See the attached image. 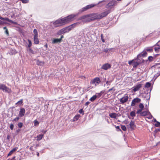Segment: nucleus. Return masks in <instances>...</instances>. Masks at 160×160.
<instances>
[{
  "label": "nucleus",
  "instance_id": "13d9d810",
  "mask_svg": "<svg viewBox=\"0 0 160 160\" xmlns=\"http://www.w3.org/2000/svg\"><path fill=\"white\" fill-rule=\"evenodd\" d=\"M112 90H113L114 91H115V89H114V87H112V88H110V89H109L108 90V92H110L111 91H112Z\"/></svg>",
  "mask_w": 160,
  "mask_h": 160
},
{
  "label": "nucleus",
  "instance_id": "cd10ccee",
  "mask_svg": "<svg viewBox=\"0 0 160 160\" xmlns=\"http://www.w3.org/2000/svg\"><path fill=\"white\" fill-rule=\"evenodd\" d=\"M33 32L34 34V37H38V31L36 29H34Z\"/></svg>",
  "mask_w": 160,
  "mask_h": 160
},
{
  "label": "nucleus",
  "instance_id": "58836bf2",
  "mask_svg": "<svg viewBox=\"0 0 160 160\" xmlns=\"http://www.w3.org/2000/svg\"><path fill=\"white\" fill-rule=\"evenodd\" d=\"M18 126L19 128H22L23 126V123L22 122H19L18 124Z\"/></svg>",
  "mask_w": 160,
  "mask_h": 160
},
{
  "label": "nucleus",
  "instance_id": "412c9836",
  "mask_svg": "<svg viewBox=\"0 0 160 160\" xmlns=\"http://www.w3.org/2000/svg\"><path fill=\"white\" fill-rule=\"evenodd\" d=\"M88 18H89V14L86 15L79 17L78 19V20H82Z\"/></svg>",
  "mask_w": 160,
  "mask_h": 160
},
{
  "label": "nucleus",
  "instance_id": "9d476101",
  "mask_svg": "<svg viewBox=\"0 0 160 160\" xmlns=\"http://www.w3.org/2000/svg\"><path fill=\"white\" fill-rule=\"evenodd\" d=\"M141 100L139 98H135L134 99L132 102L131 103V106H134L136 103H139L141 102Z\"/></svg>",
  "mask_w": 160,
  "mask_h": 160
},
{
  "label": "nucleus",
  "instance_id": "4c0bfd02",
  "mask_svg": "<svg viewBox=\"0 0 160 160\" xmlns=\"http://www.w3.org/2000/svg\"><path fill=\"white\" fill-rule=\"evenodd\" d=\"M155 126L156 127H160V122L158 121H157L156 123L155 124Z\"/></svg>",
  "mask_w": 160,
  "mask_h": 160
},
{
  "label": "nucleus",
  "instance_id": "c03bdc74",
  "mask_svg": "<svg viewBox=\"0 0 160 160\" xmlns=\"http://www.w3.org/2000/svg\"><path fill=\"white\" fill-rule=\"evenodd\" d=\"M121 128L124 131H126L127 130L126 127L124 125L121 126Z\"/></svg>",
  "mask_w": 160,
  "mask_h": 160
},
{
  "label": "nucleus",
  "instance_id": "20e7f679",
  "mask_svg": "<svg viewBox=\"0 0 160 160\" xmlns=\"http://www.w3.org/2000/svg\"><path fill=\"white\" fill-rule=\"evenodd\" d=\"M19 12V10L17 8H13L12 12H10L11 17L12 18L16 17L19 16L18 13Z\"/></svg>",
  "mask_w": 160,
  "mask_h": 160
},
{
  "label": "nucleus",
  "instance_id": "ddd939ff",
  "mask_svg": "<svg viewBox=\"0 0 160 160\" xmlns=\"http://www.w3.org/2000/svg\"><path fill=\"white\" fill-rule=\"evenodd\" d=\"M147 54V53L146 51H144L137 56V58L138 59H139V58H140L141 57H146Z\"/></svg>",
  "mask_w": 160,
  "mask_h": 160
},
{
  "label": "nucleus",
  "instance_id": "4be33fe9",
  "mask_svg": "<svg viewBox=\"0 0 160 160\" xmlns=\"http://www.w3.org/2000/svg\"><path fill=\"white\" fill-rule=\"evenodd\" d=\"M150 112H148L146 111H143L140 113V115L142 116H146V115H148V114Z\"/></svg>",
  "mask_w": 160,
  "mask_h": 160
},
{
  "label": "nucleus",
  "instance_id": "09e8293b",
  "mask_svg": "<svg viewBox=\"0 0 160 160\" xmlns=\"http://www.w3.org/2000/svg\"><path fill=\"white\" fill-rule=\"evenodd\" d=\"M80 113L82 114V115L84 114V111L82 109H80L78 111Z\"/></svg>",
  "mask_w": 160,
  "mask_h": 160
},
{
  "label": "nucleus",
  "instance_id": "603ef678",
  "mask_svg": "<svg viewBox=\"0 0 160 160\" xmlns=\"http://www.w3.org/2000/svg\"><path fill=\"white\" fill-rule=\"evenodd\" d=\"M148 60L149 61H152V60H153V58L152 56H149L148 57Z\"/></svg>",
  "mask_w": 160,
  "mask_h": 160
},
{
  "label": "nucleus",
  "instance_id": "a18cd8bd",
  "mask_svg": "<svg viewBox=\"0 0 160 160\" xmlns=\"http://www.w3.org/2000/svg\"><path fill=\"white\" fill-rule=\"evenodd\" d=\"M102 92L101 91L100 93H97L96 96L97 97V98H99L102 95Z\"/></svg>",
  "mask_w": 160,
  "mask_h": 160
},
{
  "label": "nucleus",
  "instance_id": "69168bd1",
  "mask_svg": "<svg viewBox=\"0 0 160 160\" xmlns=\"http://www.w3.org/2000/svg\"><path fill=\"white\" fill-rule=\"evenodd\" d=\"M152 116L150 114V115H149V117H148V119H151V118H152Z\"/></svg>",
  "mask_w": 160,
  "mask_h": 160
},
{
  "label": "nucleus",
  "instance_id": "ea45409f",
  "mask_svg": "<svg viewBox=\"0 0 160 160\" xmlns=\"http://www.w3.org/2000/svg\"><path fill=\"white\" fill-rule=\"evenodd\" d=\"M155 51L156 52H158L159 50H160V48L159 47H155L154 48Z\"/></svg>",
  "mask_w": 160,
  "mask_h": 160
},
{
  "label": "nucleus",
  "instance_id": "2f4dec72",
  "mask_svg": "<svg viewBox=\"0 0 160 160\" xmlns=\"http://www.w3.org/2000/svg\"><path fill=\"white\" fill-rule=\"evenodd\" d=\"M5 30V33L7 35V36L9 35V32L8 30V29L6 27H4L3 28Z\"/></svg>",
  "mask_w": 160,
  "mask_h": 160
},
{
  "label": "nucleus",
  "instance_id": "f03ea898",
  "mask_svg": "<svg viewBox=\"0 0 160 160\" xmlns=\"http://www.w3.org/2000/svg\"><path fill=\"white\" fill-rule=\"evenodd\" d=\"M89 18H88L86 20H84V22H87L94 21L96 19H100L99 14L97 13H92L89 14Z\"/></svg>",
  "mask_w": 160,
  "mask_h": 160
},
{
  "label": "nucleus",
  "instance_id": "aec40b11",
  "mask_svg": "<svg viewBox=\"0 0 160 160\" xmlns=\"http://www.w3.org/2000/svg\"><path fill=\"white\" fill-rule=\"evenodd\" d=\"M109 116L111 118H116L117 116V114L115 113H112L109 114Z\"/></svg>",
  "mask_w": 160,
  "mask_h": 160
},
{
  "label": "nucleus",
  "instance_id": "8fccbe9b",
  "mask_svg": "<svg viewBox=\"0 0 160 160\" xmlns=\"http://www.w3.org/2000/svg\"><path fill=\"white\" fill-rule=\"evenodd\" d=\"M118 132L121 131V130L119 126H115Z\"/></svg>",
  "mask_w": 160,
  "mask_h": 160
},
{
  "label": "nucleus",
  "instance_id": "5fc2aeb1",
  "mask_svg": "<svg viewBox=\"0 0 160 160\" xmlns=\"http://www.w3.org/2000/svg\"><path fill=\"white\" fill-rule=\"evenodd\" d=\"M10 129L12 130L13 129L14 125L12 124H10Z\"/></svg>",
  "mask_w": 160,
  "mask_h": 160
},
{
  "label": "nucleus",
  "instance_id": "5701e85b",
  "mask_svg": "<svg viewBox=\"0 0 160 160\" xmlns=\"http://www.w3.org/2000/svg\"><path fill=\"white\" fill-rule=\"evenodd\" d=\"M0 19L2 20H5L11 23H12L13 22L12 21V20L9 19L8 18H4L1 16H0Z\"/></svg>",
  "mask_w": 160,
  "mask_h": 160
},
{
  "label": "nucleus",
  "instance_id": "2eb2a0df",
  "mask_svg": "<svg viewBox=\"0 0 160 160\" xmlns=\"http://www.w3.org/2000/svg\"><path fill=\"white\" fill-rule=\"evenodd\" d=\"M142 85L141 84H138L133 88L132 90L134 92H135L138 90L141 87Z\"/></svg>",
  "mask_w": 160,
  "mask_h": 160
},
{
  "label": "nucleus",
  "instance_id": "c9c22d12",
  "mask_svg": "<svg viewBox=\"0 0 160 160\" xmlns=\"http://www.w3.org/2000/svg\"><path fill=\"white\" fill-rule=\"evenodd\" d=\"M160 75V71L158 72L156 74H155L154 77L156 79Z\"/></svg>",
  "mask_w": 160,
  "mask_h": 160
},
{
  "label": "nucleus",
  "instance_id": "37998d69",
  "mask_svg": "<svg viewBox=\"0 0 160 160\" xmlns=\"http://www.w3.org/2000/svg\"><path fill=\"white\" fill-rule=\"evenodd\" d=\"M143 110V109L140 108L138 110L137 113L138 114H140V113L142 112V111Z\"/></svg>",
  "mask_w": 160,
  "mask_h": 160
},
{
  "label": "nucleus",
  "instance_id": "6ab92c4d",
  "mask_svg": "<svg viewBox=\"0 0 160 160\" xmlns=\"http://www.w3.org/2000/svg\"><path fill=\"white\" fill-rule=\"evenodd\" d=\"M33 41L35 44H38L39 43V41L38 38V37H34Z\"/></svg>",
  "mask_w": 160,
  "mask_h": 160
},
{
  "label": "nucleus",
  "instance_id": "864d4df0",
  "mask_svg": "<svg viewBox=\"0 0 160 160\" xmlns=\"http://www.w3.org/2000/svg\"><path fill=\"white\" fill-rule=\"evenodd\" d=\"M42 63V64H44V62H39V61H38L37 62V65H41V64Z\"/></svg>",
  "mask_w": 160,
  "mask_h": 160
},
{
  "label": "nucleus",
  "instance_id": "e2e57ef3",
  "mask_svg": "<svg viewBox=\"0 0 160 160\" xmlns=\"http://www.w3.org/2000/svg\"><path fill=\"white\" fill-rule=\"evenodd\" d=\"M111 81H107L106 82V84H108L109 85H110V84H108V83H111Z\"/></svg>",
  "mask_w": 160,
  "mask_h": 160
},
{
  "label": "nucleus",
  "instance_id": "680f3d73",
  "mask_svg": "<svg viewBox=\"0 0 160 160\" xmlns=\"http://www.w3.org/2000/svg\"><path fill=\"white\" fill-rule=\"evenodd\" d=\"M133 60H132V61H128V64H131V63L132 64V62H133Z\"/></svg>",
  "mask_w": 160,
  "mask_h": 160
},
{
  "label": "nucleus",
  "instance_id": "3c124183",
  "mask_svg": "<svg viewBox=\"0 0 160 160\" xmlns=\"http://www.w3.org/2000/svg\"><path fill=\"white\" fill-rule=\"evenodd\" d=\"M101 39L102 40V42H105V40L103 38V36L102 34L101 35Z\"/></svg>",
  "mask_w": 160,
  "mask_h": 160
},
{
  "label": "nucleus",
  "instance_id": "423d86ee",
  "mask_svg": "<svg viewBox=\"0 0 160 160\" xmlns=\"http://www.w3.org/2000/svg\"><path fill=\"white\" fill-rule=\"evenodd\" d=\"M128 95L125 94L123 97L120 99L119 101L120 103L123 104L124 103L128 101Z\"/></svg>",
  "mask_w": 160,
  "mask_h": 160
},
{
  "label": "nucleus",
  "instance_id": "4468645a",
  "mask_svg": "<svg viewBox=\"0 0 160 160\" xmlns=\"http://www.w3.org/2000/svg\"><path fill=\"white\" fill-rule=\"evenodd\" d=\"M128 126H129L130 129L132 130L134 129L136 127V125L135 124L134 122L132 121L130 122Z\"/></svg>",
  "mask_w": 160,
  "mask_h": 160
},
{
  "label": "nucleus",
  "instance_id": "f704fd0d",
  "mask_svg": "<svg viewBox=\"0 0 160 160\" xmlns=\"http://www.w3.org/2000/svg\"><path fill=\"white\" fill-rule=\"evenodd\" d=\"M27 51L32 54H33L34 53V51L31 48H28Z\"/></svg>",
  "mask_w": 160,
  "mask_h": 160
},
{
  "label": "nucleus",
  "instance_id": "f3484780",
  "mask_svg": "<svg viewBox=\"0 0 160 160\" xmlns=\"http://www.w3.org/2000/svg\"><path fill=\"white\" fill-rule=\"evenodd\" d=\"M116 2L115 1H112L107 5V7H110L111 6H114Z\"/></svg>",
  "mask_w": 160,
  "mask_h": 160
},
{
  "label": "nucleus",
  "instance_id": "a878e982",
  "mask_svg": "<svg viewBox=\"0 0 160 160\" xmlns=\"http://www.w3.org/2000/svg\"><path fill=\"white\" fill-rule=\"evenodd\" d=\"M59 42H60V39L54 38L52 41V43L53 44L57 43Z\"/></svg>",
  "mask_w": 160,
  "mask_h": 160
},
{
  "label": "nucleus",
  "instance_id": "0eeeda50",
  "mask_svg": "<svg viewBox=\"0 0 160 160\" xmlns=\"http://www.w3.org/2000/svg\"><path fill=\"white\" fill-rule=\"evenodd\" d=\"M96 5V4H91L88 5H87L86 7L82 8L80 10V11L82 12L85 11H87L88 9L92 8Z\"/></svg>",
  "mask_w": 160,
  "mask_h": 160
},
{
  "label": "nucleus",
  "instance_id": "1a4fd4ad",
  "mask_svg": "<svg viewBox=\"0 0 160 160\" xmlns=\"http://www.w3.org/2000/svg\"><path fill=\"white\" fill-rule=\"evenodd\" d=\"M0 89L8 92H11V90L3 84H0Z\"/></svg>",
  "mask_w": 160,
  "mask_h": 160
},
{
  "label": "nucleus",
  "instance_id": "bb28decb",
  "mask_svg": "<svg viewBox=\"0 0 160 160\" xmlns=\"http://www.w3.org/2000/svg\"><path fill=\"white\" fill-rule=\"evenodd\" d=\"M80 117V115L79 114H77L73 118V121H77Z\"/></svg>",
  "mask_w": 160,
  "mask_h": 160
},
{
  "label": "nucleus",
  "instance_id": "9b49d317",
  "mask_svg": "<svg viewBox=\"0 0 160 160\" xmlns=\"http://www.w3.org/2000/svg\"><path fill=\"white\" fill-rule=\"evenodd\" d=\"M111 67V65L108 63H107L103 64L101 67V68L105 70H107L109 69Z\"/></svg>",
  "mask_w": 160,
  "mask_h": 160
},
{
  "label": "nucleus",
  "instance_id": "a211bd4d",
  "mask_svg": "<svg viewBox=\"0 0 160 160\" xmlns=\"http://www.w3.org/2000/svg\"><path fill=\"white\" fill-rule=\"evenodd\" d=\"M17 148H13L11 151H10L9 153H8V154L7 157L9 156H11V155H12L14 152H15L17 150Z\"/></svg>",
  "mask_w": 160,
  "mask_h": 160
},
{
  "label": "nucleus",
  "instance_id": "e433bc0d",
  "mask_svg": "<svg viewBox=\"0 0 160 160\" xmlns=\"http://www.w3.org/2000/svg\"><path fill=\"white\" fill-rule=\"evenodd\" d=\"M112 48H111L109 49L106 48V49H105L103 50V51L107 53L108 52H109V51H111Z\"/></svg>",
  "mask_w": 160,
  "mask_h": 160
},
{
  "label": "nucleus",
  "instance_id": "4d7b16f0",
  "mask_svg": "<svg viewBox=\"0 0 160 160\" xmlns=\"http://www.w3.org/2000/svg\"><path fill=\"white\" fill-rule=\"evenodd\" d=\"M146 50L147 51L150 52H152L153 51V49H152L148 48Z\"/></svg>",
  "mask_w": 160,
  "mask_h": 160
},
{
  "label": "nucleus",
  "instance_id": "f8f14e48",
  "mask_svg": "<svg viewBox=\"0 0 160 160\" xmlns=\"http://www.w3.org/2000/svg\"><path fill=\"white\" fill-rule=\"evenodd\" d=\"M25 110L24 108H21L20 109L19 113V116L20 117L23 116L25 113Z\"/></svg>",
  "mask_w": 160,
  "mask_h": 160
},
{
  "label": "nucleus",
  "instance_id": "7ed1b4c3",
  "mask_svg": "<svg viewBox=\"0 0 160 160\" xmlns=\"http://www.w3.org/2000/svg\"><path fill=\"white\" fill-rule=\"evenodd\" d=\"M78 24H79V23L78 22L75 23L68 26V27L62 29L61 30V33L62 34L68 32L72 28L75 27Z\"/></svg>",
  "mask_w": 160,
  "mask_h": 160
},
{
  "label": "nucleus",
  "instance_id": "393cba45",
  "mask_svg": "<svg viewBox=\"0 0 160 160\" xmlns=\"http://www.w3.org/2000/svg\"><path fill=\"white\" fill-rule=\"evenodd\" d=\"M140 63L138 62L134 61L132 62V65L133 66V68H136L137 67L139 64Z\"/></svg>",
  "mask_w": 160,
  "mask_h": 160
},
{
  "label": "nucleus",
  "instance_id": "de8ad7c7",
  "mask_svg": "<svg viewBox=\"0 0 160 160\" xmlns=\"http://www.w3.org/2000/svg\"><path fill=\"white\" fill-rule=\"evenodd\" d=\"M19 119L20 118L19 117H17L12 120V121L17 122L18 121Z\"/></svg>",
  "mask_w": 160,
  "mask_h": 160
},
{
  "label": "nucleus",
  "instance_id": "a19ab883",
  "mask_svg": "<svg viewBox=\"0 0 160 160\" xmlns=\"http://www.w3.org/2000/svg\"><path fill=\"white\" fill-rule=\"evenodd\" d=\"M139 107L140 108H141V109H143L144 108V106L143 104L142 103H140L139 105Z\"/></svg>",
  "mask_w": 160,
  "mask_h": 160
},
{
  "label": "nucleus",
  "instance_id": "c85d7f7f",
  "mask_svg": "<svg viewBox=\"0 0 160 160\" xmlns=\"http://www.w3.org/2000/svg\"><path fill=\"white\" fill-rule=\"evenodd\" d=\"M97 98V97L96 96V95H93L92 97L90 99V100L91 102H93Z\"/></svg>",
  "mask_w": 160,
  "mask_h": 160
},
{
  "label": "nucleus",
  "instance_id": "338daca9",
  "mask_svg": "<svg viewBox=\"0 0 160 160\" xmlns=\"http://www.w3.org/2000/svg\"><path fill=\"white\" fill-rule=\"evenodd\" d=\"M47 131L46 130H43L42 131V133H43L44 134V133H45L47 132Z\"/></svg>",
  "mask_w": 160,
  "mask_h": 160
},
{
  "label": "nucleus",
  "instance_id": "49530a36",
  "mask_svg": "<svg viewBox=\"0 0 160 160\" xmlns=\"http://www.w3.org/2000/svg\"><path fill=\"white\" fill-rule=\"evenodd\" d=\"M23 3H27L29 1L28 0H19Z\"/></svg>",
  "mask_w": 160,
  "mask_h": 160
},
{
  "label": "nucleus",
  "instance_id": "c756f323",
  "mask_svg": "<svg viewBox=\"0 0 160 160\" xmlns=\"http://www.w3.org/2000/svg\"><path fill=\"white\" fill-rule=\"evenodd\" d=\"M23 103V99H21L19 101H18V102H17L15 104L16 105H17V106L18 105H21Z\"/></svg>",
  "mask_w": 160,
  "mask_h": 160
},
{
  "label": "nucleus",
  "instance_id": "473e14b6",
  "mask_svg": "<svg viewBox=\"0 0 160 160\" xmlns=\"http://www.w3.org/2000/svg\"><path fill=\"white\" fill-rule=\"evenodd\" d=\"M151 85V83L149 82H147L145 85V88H148L150 87Z\"/></svg>",
  "mask_w": 160,
  "mask_h": 160
},
{
  "label": "nucleus",
  "instance_id": "b1692460",
  "mask_svg": "<svg viewBox=\"0 0 160 160\" xmlns=\"http://www.w3.org/2000/svg\"><path fill=\"white\" fill-rule=\"evenodd\" d=\"M44 136V134H40L39 135H38L37 137V140L38 141H40L41 140L42 138H43V137Z\"/></svg>",
  "mask_w": 160,
  "mask_h": 160
},
{
  "label": "nucleus",
  "instance_id": "0e129e2a",
  "mask_svg": "<svg viewBox=\"0 0 160 160\" xmlns=\"http://www.w3.org/2000/svg\"><path fill=\"white\" fill-rule=\"evenodd\" d=\"M4 23V22H3L0 20V25H2Z\"/></svg>",
  "mask_w": 160,
  "mask_h": 160
},
{
  "label": "nucleus",
  "instance_id": "39448f33",
  "mask_svg": "<svg viewBox=\"0 0 160 160\" xmlns=\"http://www.w3.org/2000/svg\"><path fill=\"white\" fill-rule=\"evenodd\" d=\"M101 82L100 79L98 77H96L93 79L91 80L90 82L91 84H92L96 86L99 85Z\"/></svg>",
  "mask_w": 160,
  "mask_h": 160
},
{
  "label": "nucleus",
  "instance_id": "79ce46f5",
  "mask_svg": "<svg viewBox=\"0 0 160 160\" xmlns=\"http://www.w3.org/2000/svg\"><path fill=\"white\" fill-rule=\"evenodd\" d=\"M34 123L35 126L38 125L39 124L37 120L34 121Z\"/></svg>",
  "mask_w": 160,
  "mask_h": 160
},
{
  "label": "nucleus",
  "instance_id": "7c9ffc66",
  "mask_svg": "<svg viewBox=\"0 0 160 160\" xmlns=\"http://www.w3.org/2000/svg\"><path fill=\"white\" fill-rule=\"evenodd\" d=\"M28 46H26V47L27 48H31L30 47L32 45V43L30 39H28Z\"/></svg>",
  "mask_w": 160,
  "mask_h": 160
},
{
  "label": "nucleus",
  "instance_id": "052dcab7",
  "mask_svg": "<svg viewBox=\"0 0 160 160\" xmlns=\"http://www.w3.org/2000/svg\"><path fill=\"white\" fill-rule=\"evenodd\" d=\"M90 102L88 101L86 102L85 104V105L86 106H87L88 105V104L90 103Z\"/></svg>",
  "mask_w": 160,
  "mask_h": 160
},
{
  "label": "nucleus",
  "instance_id": "72a5a7b5",
  "mask_svg": "<svg viewBox=\"0 0 160 160\" xmlns=\"http://www.w3.org/2000/svg\"><path fill=\"white\" fill-rule=\"evenodd\" d=\"M130 115L132 117H134L136 116V113L134 111H132L130 112Z\"/></svg>",
  "mask_w": 160,
  "mask_h": 160
},
{
  "label": "nucleus",
  "instance_id": "f257e3e1",
  "mask_svg": "<svg viewBox=\"0 0 160 160\" xmlns=\"http://www.w3.org/2000/svg\"><path fill=\"white\" fill-rule=\"evenodd\" d=\"M75 16V15L71 14L61 19V25L68 23L72 21Z\"/></svg>",
  "mask_w": 160,
  "mask_h": 160
},
{
  "label": "nucleus",
  "instance_id": "6e6552de",
  "mask_svg": "<svg viewBox=\"0 0 160 160\" xmlns=\"http://www.w3.org/2000/svg\"><path fill=\"white\" fill-rule=\"evenodd\" d=\"M110 12V10H107L102 13L99 14V18L100 19L106 16Z\"/></svg>",
  "mask_w": 160,
  "mask_h": 160
},
{
  "label": "nucleus",
  "instance_id": "774afa93",
  "mask_svg": "<svg viewBox=\"0 0 160 160\" xmlns=\"http://www.w3.org/2000/svg\"><path fill=\"white\" fill-rule=\"evenodd\" d=\"M44 47H45L46 48H47L48 47V45L47 44H46L45 45Z\"/></svg>",
  "mask_w": 160,
  "mask_h": 160
},
{
  "label": "nucleus",
  "instance_id": "bf43d9fd",
  "mask_svg": "<svg viewBox=\"0 0 160 160\" xmlns=\"http://www.w3.org/2000/svg\"><path fill=\"white\" fill-rule=\"evenodd\" d=\"M160 131V128L159 129H156L154 131V132L156 133L159 131Z\"/></svg>",
  "mask_w": 160,
  "mask_h": 160
},
{
  "label": "nucleus",
  "instance_id": "6e6d98bb",
  "mask_svg": "<svg viewBox=\"0 0 160 160\" xmlns=\"http://www.w3.org/2000/svg\"><path fill=\"white\" fill-rule=\"evenodd\" d=\"M79 78L82 79H85L86 78V77L84 76H80Z\"/></svg>",
  "mask_w": 160,
  "mask_h": 160
},
{
  "label": "nucleus",
  "instance_id": "dca6fc26",
  "mask_svg": "<svg viewBox=\"0 0 160 160\" xmlns=\"http://www.w3.org/2000/svg\"><path fill=\"white\" fill-rule=\"evenodd\" d=\"M53 25L55 27H57L60 26V21L57 20L52 23Z\"/></svg>",
  "mask_w": 160,
  "mask_h": 160
}]
</instances>
